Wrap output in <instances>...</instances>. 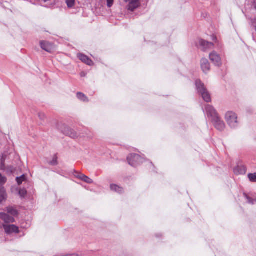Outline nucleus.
<instances>
[{
  "instance_id": "17",
  "label": "nucleus",
  "mask_w": 256,
  "mask_h": 256,
  "mask_svg": "<svg viewBox=\"0 0 256 256\" xmlns=\"http://www.w3.org/2000/svg\"><path fill=\"white\" fill-rule=\"evenodd\" d=\"M76 96L80 100H82V101L85 102H88L87 97L83 93H82L80 92H78L76 94Z\"/></svg>"
},
{
  "instance_id": "31",
  "label": "nucleus",
  "mask_w": 256,
  "mask_h": 256,
  "mask_svg": "<svg viewBox=\"0 0 256 256\" xmlns=\"http://www.w3.org/2000/svg\"><path fill=\"white\" fill-rule=\"evenodd\" d=\"M38 116L40 119L44 120L46 118V115L43 113H40L38 114Z\"/></svg>"
},
{
  "instance_id": "13",
  "label": "nucleus",
  "mask_w": 256,
  "mask_h": 256,
  "mask_svg": "<svg viewBox=\"0 0 256 256\" xmlns=\"http://www.w3.org/2000/svg\"><path fill=\"white\" fill-rule=\"evenodd\" d=\"M78 57L82 62L88 66H92L93 64L92 60L86 55L82 54H78Z\"/></svg>"
},
{
  "instance_id": "12",
  "label": "nucleus",
  "mask_w": 256,
  "mask_h": 256,
  "mask_svg": "<svg viewBox=\"0 0 256 256\" xmlns=\"http://www.w3.org/2000/svg\"><path fill=\"white\" fill-rule=\"evenodd\" d=\"M201 68L202 70L205 74H206L210 70V64L206 58H202L200 62Z\"/></svg>"
},
{
  "instance_id": "16",
  "label": "nucleus",
  "mask_w": 256,
  "mask_h": 256,
  "mask_svg": "<svg viewBox=\"0 0 256 256\" xmlns=\"http://www.w3.org/2000/svg\"><path fill=\"white\" fill-rule=\"evenodd\" d=\"M6 198V194L4 186H0V203Z\"/></svg>"
},
{
  "instance_id": "11",
  "label": "nucleus",
  "mask_w": 256,
  "mask_h": 256,
  "mask_svg": "<svg viewBox=\"0 0 256 256\" xmlns=\"http://www.w3.org/2000/svg\"><path fill=\"white\" fill-rule=\"evenodd\" d=\"M126 2H129L128 8L131 11H134L138 8L140 5V0H124Z\"/></svg>"
},
{
  "instance_id": "27",
  "label": "nucleus",
  "mask_w": 256,
  "mask_h": 256,
  "mask_svg": "<svg viewBox=\"0 0 256 256\" xmlns=\"http://www.w3.org/2000/svg\"><path fill=\"white\" fill-rule=\"evenodd\" d=\"M18 194L21 197H24L26 194V190L25 189H20Z\"/></svg>"
},
{
  "instance_id": "8",
  "label": "nucleus",
  "mask_w": 256,
  "mask_h": 256,
  "mask_svg": "<svg viewBox=\"0 0 256 256\" xmlns=\"http://www.w3.org/2000/svg\"><path fill=\"white\" fill-rule=\"evenodd\" d=\"M40 45L42 48L48 52H52L54 49V46L48 42L41 41Z\"/></svg>"
},
{
  "instance_id": "10",
  "label": "nucleus",
  "mask_w": 256,
  "mask_h": 256,
  "mask_svg": "<svg viewBox=\"0 0 256 256\" xmlns=\"http://www.w3.org/2000/svg\"><path fill=\"white\" fill-rule=\"evenodd\" d=\"M205 111L208 116L212 117V119L218 116L216 112V110L212 106L210 105H207L206 106Z\"/></svg>"
},
{
  "instance_id": "26",
  "label": "nucleus",
  "mask_w": 256,
  "mask_h": 256,
  "mask_svg": "<svg viewBox=\"0 0 256 256\" xmlns=\"http://www.w3.org/2000/svg\"><path fill=\"white\" fill-rule=\"evenodd\" d=\"M49 164L51 165L55 166L56 165L58 164L57 162V157L56 156H54L52 158V160L49 162Z\"/></svg>"
},
{
  "instance_id": "22",
  "label": "nucleus",
  "mask_w": 256,
  "mask_h": 256,
  "mask_svg": "<svg viewBox=\"0 0 256 256\" xmlns=\"http://www.w3.org/2000/svg\"><path fill=\"white\" fill-rule=\"evenodd\" d=\"M66 3L68 7L71 8L74 6L75 4V0H66Z\"/></svg>"
},
{
  "instance_id": "3",
  "label": "nucleus",
  "mask_w": 256,
  "mask_h": 256,
  "mask_svg": "<svg viewBox=\"0 0 256 256\" xmlns=\"http://www.w3.org/2000/svg\"><path fill=\"white\" fill-rule=\"evenodd\" d=\"M128 160L130 165L136 166L143 162V158L138 154H130L128 157Z\"/></svg>"
},
{
  "instance_id": "23",
  "label": "nucleus",
  "mask_w": 256,
  "mask_h": 256,
  "mask_svg": "<svg viewBox=\"0 0 256 256\" xmlns=\"http://www.w3.org/2000/svg\"><path fill=\"white\" fill-rule=\"evenodd\" d=\"M82 181L88 184H92L93 182V180L86 175H84Z\"/></svg>"
},
{
  "instance_id": "7",
  "label": "nucleus",
  "mask_w": 256,
  "mask_h": 256,
  "mask_svg": "<svg viewBox=\"0 0 256 256\" xmlns=\"http://www.w3.org/2000/svg\"><path fill=\"white\" fill-rule=\"evenodd\" d=\"M210 60L216 66H220L222 64L221 58L216 52H213L210 54Z\"/></svg>"
},
{
  "instance_id": "32",
  "label": "nucleus",
  "mask_w": 256,
  "mask_h": 256,
  "mask_svg": "<svg viewBox=\"0 0 256 256\" xmlns=\"http://www.w3.org/2000/svg\"><path fill=\"white\" fill-rule=\"evenodd\" d=\"M80 76H84V73H83V72H82V73H81Z\"/></svg>"
},
{
  "instance_id": "4",
  "label": "nucleus",
  "mask_w": 256,
  "mask_h": 256,
  "mask_svg": "<svg viewBox=\"0 0 256 256\" xmlns=\"http://www.w3.org/2000/svg\"><path fill=\"white\" fill-rule=\"evenodd\" d=\"M198 45L200 48L203 51H206L214 48V44L212 42H208L204 40H198Z\"/></svg>"
},
{
  "instance_id": "21",
  "label": "nucleus",
  "mask_w": 256,
  "mask_h": 256,
  "mask_svg": "<svg viewBox=\"0 0 256 256\" xmlns=\"http://www.w3.org/2000/svg\"><path fill=\"white\" fill-rule=\"evenodd\" d=\"M6 182V178L2 176V174L0 173V186H3V185Z\"/></svg>"
},
{
  "instance_id": "5",
  "label": "nucleus",
  "mask_w": 256,
  "mask_h": 256,
  "mask_svg": "<svg viewBox=\"0 0 256 256\" xmlns=\"http://www.w3.org/2000/svg\"><path fill=\"white\" fill-rule=\"evenodd\" d=\"M212 122L215 128L218 130L222 131L224 129L226 126L225 124L218 116L212 118Z\"/></svg>"
},
{
  "instance_id": "15",
  "label": "nucleus",
  "mask_w": 256,
  "mask_h": 256,
  "mask_svg": "<svg viewBox=\"0 0 256 256\" xmlns=\"http://www.w3.org/2000/svg\"><path fill=\"white\" fill-rule=\"evenodd\" d=\"M110 188L111 190L115 192L118 194H121L123 192V188H122L115 184H111Z\"/></svg>"
},
{
  "instance_id": "29",
  "label": "nucleus",
  "mask_w": 256,
  "mask_h": 256,
  "mask_svg": "<svg viewBox=\"0 0 256 256\" xmlns=\"http://www.w3.org/2000/svg\"><path fill=\"white\" fill-rule=\"evenodd\" d=\"M246 198L248 200V203L251 204H254L255 202H256V200H252L250 197H248V196L246 195Z\"/></svg>"
},
{
  "instance_id": "2",
  "label": "nucleus",
  "mask_w": 256,
  "mask_h": 256,
  "mask_svg": "<svg viewBox=\"0 0 256 256\" xmlns=\"http://www.w3.org/2000/svg\"><path fill=\"white\" fill-rule=\"evenodd\" d=\"M225 120L231 128H236L238 125L237 114L233 112H226L225 114Z\"/></svg>"
},
{
  "instance_id": "33",
  "label": "nucleus",
  "mask_w": 256,
  "mask_h": 256,
  "mask_svg": "<svg viewBox=\"0 0 256 256\" xmlns=\"http://www.w3.org/2000/svg\"><path fill=\"white\" fill-rule=\"evenodd\" d=\"M255 6L256 8V0L254 1Z\"/></svg>"
},
{
  "instance_id": "30",
  "label": "nucleus",
  "mask_w": 256,
  "mask_h": 256,
  "mask_svg": "<svg viewBox=\"0 0 256 256\" xmlns=\"http://www.w3.org/2000/svg\"><path fill=\"white\" fill-rule=\"evenodd\" d=\"M107 6L108 7L110 8L114 3V0H106Z\"/></svg>"
},
{
  "instance_id": "20",
  "label": "nucleus",
  "mask_w": 256,
  "mask_h": 256,
  "mask_svg": "<svg viewBox=\"0 0 256 256\" xmlns=\"http://www.w3.org/2000/svg\"><path fill=\"white\" fill-rule=\"evenodd\" d=\"M248 178L250 181L256 182V173L249 174Z\"/></svg>"
},
{
  "instance_id": "9",
  "label": "nucleus",
  "mask_w": 256,
  "mask_h": 256,
  "mask_svg": "<svg viewBox=\"0 0 256 256\" xmlns=\"http://www.w3.org/2000/svg\"><path fill=\"white\" fill-rule=\"evenodd\" d=\"M0 218L5 223H13L15 222L14 218L5 212H0Z\"/></svg>"
},
{
  "instance_id": "19",
  "label": "nucleus",
  "mask_w": 256,
  "mask_h": 256,
  "mask_svg": "<svg viewBox=\"0 0 256 256\" xmlns=\"http://www.w3.org/2000/svg\"><path fill=\"white\" fill-rule=\"evenodd\" d=\"M26 180V176L24 174L21 176H20L17 177L16 178V181L18 185L22 184L23 182Z\"/></svg>"
},
{
  "instance_id": "28",
  "label": "nucleus",
  "mask_w": 256,
  "mask_h": 256,
  "mask_svg": "<svg viewBox=\"0 0 256 256\" xmlns=\"http://www.w3.org/2000/svg\"><path fill=\"white\" fill-rule=\"evenodd\" d=\"M238 168H240L239 167H238L237 168H235L234 170V172L235 174H244L245 173V171H244V170H242V168H241L240 170V172H238L237 170L238 169Z\"/></svg>"
},
{
  "instance_id": "14",
  "label": "nucleus",
  "mask_w": 256,
  "mask_h": 256,
  "mask_svg": "<svg viewBox=\"0 0 256 256\" xmlns=\"http://www.w3.org/2000/svg\"><path fill=\"white\" fill-rule=\"evenodd\" d=\"M6 211L7 212L8 214L13 216L14 218L18 214L17 210L13 207L9 206L6 208Z\"/></svg>"
},
{
  "instance_id": "24",
  "label": "nucleus",
  "mask_w": 256,
  "mask_h": 256,
  "mask_svg": "<svg viewBox=\"0 0 256 256\" xmlns=\"http://www.w3.org/2000/svg\"><path fill=\"white\" fill-rule=\"evenodd\" d=\"M84 174H82V173H78V172H76V174H74V176L81 180H82L84 177Z\"/></svg>"
},
{
  "instance_id": "18",
  "label": "nucleus",
  "mask_w": 256,
  "mask_h": 256,
  "mask_svg": "<svg viewBox=\"0 0 256 256\" xmlns=\"http://www.w3.org/2000/svg\"><path fill=\"white\" fill-rule=\"evenodd\" d=\"M66 134L73 138H75L78 136L76 132L74 130L71 129L68 130Z\"/></svg>"
},
{
  "instance_id": "25",
  "label": "nucleus",
  "mask_w": 256,
  "mask_h": 256,
  "mask_svg": "<svg viewBox=\"0 0 256 256\" xmlns=\"http://www.w3.org/2000/svg\"><path fill=\"white\" fill-rule=\"evenodd\" d=\"M84 174H82V173H78V172H76V174H74V176L81 180H82L84 177Z\"/></svg>"
},
{
  "instance_id": "6",
  "label": "nucleus",
  "mask_w": 256,
  "mask_h": 256,
  "mask_svg": "<svg viewBox=\"0 0 256 256\" xmlns=\"http://www.w3.org/2000/svg\"><path fill=\"white\" fill-rule=\"evenodd\" d=\"M2 226L4 230L6 233L8 234H11L12 233H18L19 230L18 228L15 225L11 224H3Z\"/></svg>"
},
{
  "instance_id": "1",
  "label": "nucleus",
  "mask_w": 256,
  "mask_h": 256,
  "mask_svg": "<svg viewBox=\"0 0 256 256\" xmlns=\"http://www.w3.org/2000/svg\"><path fill=\"white\" fill-rule=\"evenodd\" d=\"M196 86L198 92L201 94L204 100L207 102H210V96L204 84L200 80H198L196 81Z\"/></svg>"
}]
</instances>
